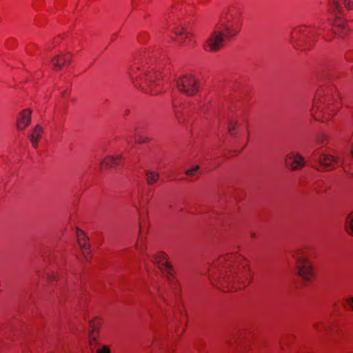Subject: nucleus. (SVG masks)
Returning a JSON list of instances; mask_svg holds the SVG:
<instances>
[{"mask_svg":"<svg viewBox=\"0 0 353 353\" xmlns=\"http://www.w3.org/2000/svg\"><path fill=\"white\" fill-rule=\"evenodd\" d=\"M328 140L327 136L324 132H320L316 137V142L319 145H324Z\"/></svg>","mask_w":353,"mask_h":353,"instance_id":"4be33fe9","label":"nucleus"},{"mask_svg":"<svg viewBox=\"0 0 353 353\" xmlns=\"http://www.w3.org/2000/svg\"><path fill=\"white\" fill-rule=\"evenodd\" d=\"M334 32H335V34H339L340 37H343V34L340 33L339 32H338V31H336V30H335V31H334Z\"/></svg>","mask_w":353,"mask_h":353,"instance_id":"c85d7f7f","label":"nucleus"},{"mask_svg":"<svg viewBox=\"0 0 353 353\" xmlns=\"http://www.w3.org/2000/svg\"><path fill=\"white\" fill-rule=\"evenodd\" d=\"M151 260L158 266L159 269L168 279L170 285L173 288V290H175V287L174 286V283L170 278L172 276V265L168 262L167 256L164 253L159 252L155 254Z\"/></svg>","mask_w":353,"mask_h":353,"instance_id":"6e6552de","label":"nucleus"},{"mask_svg":"<svg viewBox=\"0 0 353 353\" xmlns=\"http://www.w3.org/2000/svg\"><path fill=\"white\" fill-rule=\"evenodd\" d=\"M240 27V15L229 12L220 19L216 30L212 32L205 46L208 51H217L223 45L224 38L230 39L237 34Z\"/></svg>","mask_w":353,"mask_h":353,"instance_id":"f03ea898","label":"nucleus"},{"mask_svg":"<svg viewBox=\"0 0 353 353\" xmlns=\"http://www.w3.org/2000/svg\"><path fill=\"white\" fill-rule=\"evenodd\" d=\"M174 34L176 37V41L180 45L183 46L190 41V33L187 31L184 27L179 26L174 29Z\"/></svg>","mask_w":353,"mask_h":353,"instance_id":"ddd939ff","label":"nucleus"},{"mask_svg":"<svg viewBox=\"0 0 353 353\" xmlns=\"http://www.w3.org/2000/svg\"><path fill=\"white\" fill-rule=\"evenodd\" d=\"M227 343H228V344H231V343H232L231 341H230V340H229V339H228V340H227Z\"/></svg>","mask_w":353,"mask_h":353,"instance_id":"7c9ffc66","label":"nucleus"},{"mask_svg":"<svg viewBox=\"0 0 353 353\" xmlns=\"http://www.w3.org/2000/svg\"><path fill=\"white\" fill-rule=\"evenodd\" d=\"M241 260V256L234 254L219 257L212 266V270L216 269L217 273L210 276L212 283L214 284V281L217 280L223 285L237 283L243 287L247 286L250 283V270L245 264H240Z\"/></svg>","mask_w":353,"mask_h":353,"instance_id":"f257e3e1","label":"nucleus"},{"mask_svg":"<svg viewBox=\"0 0 353 353\" xmlns=\"http://www.w3.org/2000/svg\"><path fill=\"white\" fill-rule=\"evenodd\" d=\"M339 100L337 93L332 97L316 96L310 109L311 115L316 121L325 122L340 108Z\"/></svg>","mask_w":353,"mask_h":353,"instance_id":"20e7f679","label":"nucleus"},{"mask_svg":"<svg viewBox=\"0 0 353 353\" xmlns=\"http://www.w3.org/2000/svg\"><path fill=\"white\" fill-rule=\"evenodd\" d=\"M351 153H352V155L353 157V145L352 146V148H351Z\"/></svg>","mask_w":353,"mask_h":353,"instance_id":"c756f323","label":"nucleus"},{"mask_svg":"<svg viewBox=\"0 0 353 353\" xmlns=\"http://www.w3.org/2000/svg\"><path fill=\"white\" fill-rule=\"evenodd\" d=\"M285 164L292 170H297L304 166V158L300 154L292 152L287 155Z\"/></svg>","mask_w":353,"mask_h":353,"instance_id":"9d476101","label":"nucleus"},{"mask_svg":"<svg viewBox=\"0 0 353 353\" xmlns=\"http://www.w3.org/2000/svg\"><path fill=\"white\" fill-rule=\"evenodd\" d=\"M43 133V128L40 125H37L30 134V141L34 148L38 145V141Z\"/></svg>","mask_w":353,"mask_h":353,"instance_id":"6ab92c4d","label":"nucleus"},{"mask_svg":"<svg viewBox=\"0 0 353 353\" xmlns=\"http://www.w3.org/2000/svg\"><path fill=\"white\" fill-rule=\"evenodd\" d=\"M237 125V121L236 120L231 119L228 121V131L230 132L232 136H234L233 130L236 128Z\"/></svg>","mask_w":353,"mask_h":353,"instance_id":"5701e85b","label":"nucleus"},{"mask_svg":"<svg viewBox=\"0 0 353 353\" xmlns=\"http://www.w3.org/2000/svg\"><path fill=\"white\" fill-rule=\"evenodd\" d=\"M314 150L312 152V159L319 163V164L325 168H334L335 165L339 164V161L336 157L325 154H318Z\"/></svg>","mask_w":353,"mask_h":353,"instance_id":"1a4fd4ad","label":"nucleus"},{"mask_svg":"<svg viewBox=\"0 0 353 353\" xmlns=\"http://www.w3.org/2000/svg\"><path fill=\"white\" fill-rule=\"evenodd\" d=\"M77 239L79 245L81 248L83 254L85 258H88V254H89V246L86 243V238L84 232L82 230H77Z\"/></svg>","mask_w":353,"mask_h":353,"instance_id":"f3484780","label":"nucleus"},{"mask_svg":"<svg viewBox=\"0 0 353 353\" xmlns=\"http://www.w3.org/2000/svg\"><path fill=\"white\" fill-rule=\"evenodd\" d=\"M101 325L100 319H94L90 322V331L89 334L90 343L92 345V342L96 341L97 334L99 332Z\"/></svg>","mask_w":353,"mask_h":353,"instance_id":"dca6fc26","label":"nucleus"},{"mask_svg":"<svg viewBox=\"0 0 353 353\" xmlns=\"http://www.w3.org/2000/svg\"><path fill=\"white\" fill-rule=\"evenodd\" d=\"M146 176V181L148 185H153L159 179V174L156 172H152L150 170H146L145 172Z\"/></svg>","mask_w":353,"mask_h":353,"instance_id":"aec40b11","label":"nucleus"},{"mask_svg":"<svg viewBox=\"0 0 353 353\" xmlns=\"http://www.w3.org/2000/svg\"><path fill=\"white\" fill-rule=\"evenodd\" d=\"M347 303L352 307V310H353V297L348 299Z\"/></svg>","mask_w":353,"mask_h":353,"instance_id":"bb28decb","label":"nucleus"},{"mask_svg":"<svg viewBox=\"0 0 353 353\" xmlns=\"http://www.w3.org/2000/svg\"><path fill=\"white\" fill-rule=\"evenodd\" d=\"M138 133H139V130L137 128H134V140L136 142H137L139 143H143V141H142V140H141V139L138 138Z\"/></svg>","mask_w":353,"mask_h":353,"instance_id":"a878e982","label":"nucleus"},{"mask_svg":"<svg viewBox=\"0 0 353 353\" xmlns=\"http://www.w3.org/2000/svg\"><path fill=\"white\" fill-rule=\"evenodd\" d=\"M314 327L317 330H319V323H314Z\"/></svg>","mask_w":353,"mask_h":353,"instance_id":"cd10ccee","label":"nucleus"},{"mask_svg":"<svg viewBox=\"0 0 353 353\" xmlns=\"http://www.w3.org/2000/svg\"><path fill=\"white\" fill-rule=\"evenodd\" d=\"M71 61V54L70 53H67L65 54L58 55L54 57L52 60V64L54 67V69H61L62 65L65 64L66 63H69Z\"/></svg>","mask_w":353,"mask_h":353,"instance_id":"4468645a","label":"nucleus"},{"mask_svg":"<svg viewBox=\"0 0 353 353\" xmlns=\"http://www.w3.org/2000/svg\"><path fill=\"white\" fill-rule=\"evenodd\" d=\"M345 229L350 234H353V215L349 214L345 220Z\"/></svg>","mask_w":353,"mask_h":353,"instance_id":"412c9836","label":"nucleus"},{"mask_svg":"<svg viewBox=\"0 0 353 353\" xmlns=\"http://www.w3.org/2000/svg\"><path fill=\"white\" fill-rule=\"evenodd\" d=\"M316 29L314 26H300L292 33V41L297 43V46L305 45L310 48L316 41Z\"/></svg>","mask_w":353,"mask_h":353,"instance_id":"39448f33","label":"nucleus"},{"mask_svg":"<svg viewBox=\"0 0 353 353\" xmlns=\"http://www.w3.org/2000/svg\"><path fill=\"white\" fill-rule=\"evenodd\" d=\"M65 95H66V91H65V92H63V97H65Z\"/></svg>","mask_w":353,"mask_h":353,"instance_id":"2f4dec72","label":"nucleus"},{"mask_svg":"<svg viewBox=\"0 0 353 353\" xmlns=\"http://www.w3.org/2000/svg\"><path fill=\"white\" fill-rule=\"evenodd\" d=\"M97 353H110V350L108 346L103 345L102 348L97 350Z\"/></svg>","mask_w":353,"mask_h":353,"instance_id":"393cba45","label":"nucleus"},{"mask_svg":"<svg viewBox=\"0 0 353 353\" xmlns=\"http://www.w3.org/2000/svg\"><path fill=\"white\" fill-rule=\"evenodd\" d=\"M141 59L137 58L134 64L128 71V76L134 87L151 94H157L159 91L154 88L159 85V74L149 70V68L140 62Z\"/></svg>","mask_w":353,"mask_h":353,"instance_id":"7ed1b4c3","label":"nucleus"},{"mask_svg":"<svg viewBox=\"0 0 353 353\" xmlns=\"http://www.w3.org/2000/svg\"><path fill=\"white\" fill-rule=\"evenodd\" d=\"M304 251L299 249L293 252L292 256L296 261V265L299 275L306 281L312 278V267L306 256L303 254Z\"/></svg>","mask_w":353,"mask_h":353,"instance_id":"423d86ee","label":"nucleus"},{"mask_svg":"<svg viewBox=\"0 0 353 353\" xmlns=\"http://www.w3.org/2000/svg\"><path fill=\"white\" fill-rule=\"evenodd\" d=\"M122 156L121 154H118L116 156H108L101 163L100 169L102 170L103 167H105L107 168H113L119 165Z\"/></svg>","mask_w":353,"mask_h":353,"instance_id":"2eb2a0df","label":"nucleus"},{"mask_svg":"<svg viewBox=\"0 0 353 353\" xmlns=\"http://www.w3.org/2000/svg\"><path fill=\"white\" fill-rule=\"evenodd\" d=\"M178 90L187 96H193L198 92V83L192 74H184L176 81Z\"/></svg>","mask_w":353,"mask_h":353,"instance_id":"0eeeda50","label":"nucleus"},{"mask_svg":"<svg viewBox=\"0 0 353 353\" xmlns=\"http://www.w3.org/2000/svg\"><path fill=\"white\" fill-rule=\"evenodd\" d=\"M32 110L26 108L22 110L17 119V128L19 130H24L31 122Z\"/></svg>","mask_w":353,"mask_h":353,"instance_id":"9b49d317","label":"nucleus"},{"mask_svg":"<svg viewBox=\"0 0 353 353\" xmlns=\"http://www.w3.org/2000/svg\"><path fill=\"white\" fill-rule=\"evenodd\" d=\"M330 10L334 13L338 18L334 22V26L339 28L345 30V24L339 20V15L342 14V8L341 7L339 0H332L330 3Z\"/></svg>","mask_w":353,"mask_h":353,"instance_id":"f8f14e48","label":"nucleus"},{"mask_svg":"<svg viewBox=\"0 0 353 353\" xmlns=\"http://www.w3.org/2000/svg\"><path fill=\"white\" fill-rule=\"evenodd\" d=\"M199 169V165H194L193 166L192 168H191L190 169L186 170L185 172V174L186 175H188V176H194L196 173V172Z\"/></svg>","mask_w":353,"mask_h":353,"instance_id":"b1692460","label":"nucleus"},{"mask_svg":"<svg viewBox=\"0 0 353 353\" xmlns=\"http://www.w3.org/2000/svg\"><path fill=\"white\" fill-rule=\"evenodd\" d=\"M77 239L79 245L81 248L83 254L85 258H88V254H89V246L86 243V238L84 232L82 230H77Z\"/></svg>","mask_w":353,"mask_h":353,"instance_id":"a211bd4d","label":"nucleus"}]
</instances>
